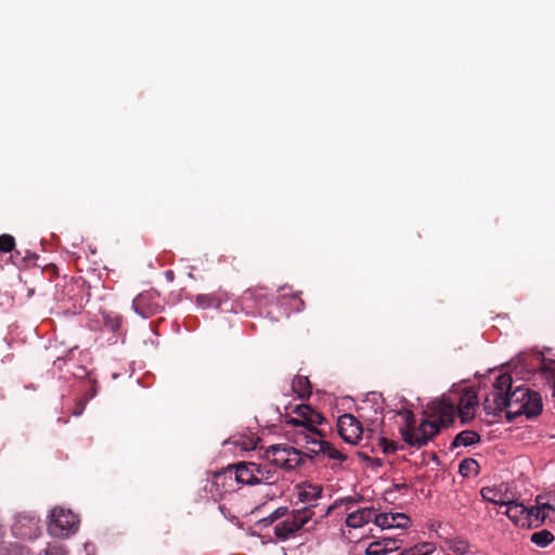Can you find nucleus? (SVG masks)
<instances>
[{"mask_svg":"<svg viewBox=\"0 0 555 555\" xmlns=\"http://www.w3.org/2000/svg\"><path fill=\"white\" fill-rule=\"evenodd\" d=\"M405 426L399 431L403 441L410 447L421 449L433 440L442 428L453 424L455 420V404L449 399L441 398L430 401L423 412L424 418L415 424L414 414L403 412Z\"/></svg>","mask_w":555,"mask_h":555,"instance_id":"nucleus-1","label":"nucleus"},{"mask_svg":"<svg viewBox=\"0 0 555 555\" xmlns=\"http://www.w3.org/2000/svg\"><path fill=\"white\" fill-rule=\"evenodd\" d=\"M499 414L506 410V417L509 421L525 415L532 418L541 414L543 409L541 395L525 386H517L507 397L496 399Z\"/></svg>","mask_w":555,"mask_h":555,"instance_id":"nucleus-2","label":"nucleus"},{"mask_svg":"<svg viewBox=\"0 0 555 555\" xmlns=\"http://www.w3.org/2000/svg\"><path fill=\"white\" fill-rule=\"evenodd\" d=\"M293 413L296 414L297 417H289L286 423L300 428L296 431V436L298 433L304 431L310 437H324L322 430L317 428L318 425H322L326 422L325 417L320 412L312 409L311 405L298 404L293 410ZM295 441L297 442V439Z\"/></svg>","mask_w":555,"mask_h":555,"instance_id":"nucleus-3","label":"nucleus"},{"mask_svg":"<svg viewBox=\"0 0 555 555\" xmlns=\"http://www.w3.org/2000/svg\"><path fill=\"white\" fill-rule=\"evenodd\" d=\"M79 518L69 509L54 507L50 514L48 531L51 535L65 539L77 532Z\"/></svg>","mask_w":555,"mask_h":555,"instance_id":"nucleus-4","label":"nucleus"},{"mask_svg":"<svg viewBox=\"0 0 555 555\" xmlns=\"http://www.w3.org/2000/svg\"><path fill=\"white\" fill-rule=\"evenodd\" d=\"M314 516L312 506L294 509L292 514L274 527V534L280 540H287L299 531Z\"/></svg>","mask_w":555,"mask_h":555,"instance_id":"nucleus-5","label":"nucleus"},{"mask_svg":"<svg viewBox=\"0 0 555 555\" xmlns=\"http://www.w3.org/2000/svg\"><path fill=\"white\" fill-rule=\"evenodd\" d=\"M132 308L144 319L157 314L163 309L160 295L155 291L143 292L133 299Z\"/></svg>","mask_w":555,"mask_h":555,"instance_id":"nucleus-6","label":"nucleus"},{"mask_svg":"<svg viewBox=\"0 0 555 555\" xmlns=\"http://www.w3.org/2000/svg\"><path fill=\"white\" fill-rule=\"evenodd\" d=\"M337 429L344 441L350 444H357L364 434L361 422L349 413L338 417Z\"/></svg>","mask_w":555,"mask_h":555,"instance_id":"nucleus-7","label":"nucleus"},{"mask_svg":"<svg viewBox=\"0 0 555 555\" xmlns=\"http://www.w3.org/2000/svg\"><path fill=\"white\" fill-rule=\"evenodd\" d=\"M512 376L507 373L500 374L494 382V391L492 393L493 399L486 398L483 402V410L487 414H492L494 416L499 415V406L498 401L500 397H507V393H511L512 390Z\"/></svg>","mask_w":555,"mask_h":555,"instance_id":"nucleus-8","label":"nucleus"},{"mask_svg":"<svg viewBox=\"0 0 555 555\" xmlns=\"http://www.w3.org/2000/svg\"><path fill=\"white\" fill-rule=\"evenodd\" d=\"M532 379L534 386L551 390L552 397H555V360L542 358Z\"/></svg>","mask_w":555,"mask_h":555,"instance_id":"nucleus-9","label":"nucleus"},{"mask_svg":"<svg viewBox=\"0 0 555 555\" xmlns=\"http://www.w3.org/2000/svg\"><path fill=\"white\" fill-rule=\"evenodd\" d=\"M304 440L307 444H318V449L309 448V452L313 454L323 453L326 454L332 460H337L339 462H345L347 456L338 451L331 442L323 440L318 437H310L308 434L300 431L297 435V442Z\"/></svg>","mask_w":555,"mask_h":555,"instance_id":"nucleus-10","label":"nucleus"},{"mask_svg":"<svg viewBox=\"0 0 555 555\" xmlns=\"http://www.w3.org/2000/svg\"><path fill=\"white\" fill-rule=\"evenodd\" d=\"M403 541L398 535H382L371 542L365 551L366 555H387L400 550Z\"/></svg>","mask_w":555,"mask_h":555,"instance_id":"nucleus-11","label":"nucleus"},{"mask_svg":"<svg viewBox=\"0 0 555 555\" xmlns=\"http://www.w3.org/2000/svg\"><path fill=\"white\" fill-rule=\"evenodd\" d=\"M503 506L506 507L504 514L517 526L522 528H530V513L528 512L529 507H526L522 503H518L515 501H505Z\"/></svg>","mask_w":555,"mask_h":555,"instance_id":"nucleus-12","label":"nucleus"},{"mask_svg":"<svg viewBox=\"0 0 555 555\" xmlns=\"http://www.w3.org/2000/svg\"><path fill=\"white\" fill-rule=\"evenodd\" d=\"M478 404V398L475 391L466 389L460 398L457 410L463 424L475 417V409Z\"/></svg>","mask_w":555,"mask_h":555,"instance_id":"nucleus-13","label":"nucleus"},{"mask_svg":"<svg viewBox=\"0 0 555 555\" xmlns=\"http://www.w3.org/2000/svg\"><path fill=\"white\" fill-rule=\"evenodd\" d=\"M375 525L384 529H405L410 525V518L403 513H380L375 516Z\"/></svg>","mask_w":555,"mask_h":555,"instance_id":"nucleus-14","label":"nucleus"},{"mask_svg":"<svg viewBox=\"0 0 555 555\" xmlns=\"http://www.w3.org/2000/svg\"><path fill=\"white\" fill-rule=\"evenodd\" d=\"M234 478L236 485L255 486L257 475H255V462H238L234 464Z\"/></svg>","mask_w":555,"mask_h":555,"instance_id":"nucleus-15","label":"nucleus"},{"mask_svg":"<svg viewBox=\"0 0 555 555\" xmlns=\"http://www.w3.org/2000/svg\"><path fill=\"white\" fill-rule=\"evenodd\" d=\"M291 448L289 446L273 444L267 449L266 457L276 469L278 467L286 469Z\"/></svg>","mask_w":555,"mask_h":555,"instance_id":"nucleus-16","label":"nucleus"},{"mask_svg":"<svg viewBox=\"0 0 555 555\" xmlns=\"http://www.w3.org/2000/svg\"><path fill=\"white\" fill-rule=\"evenodd\" d=\"M375 516H377V513L374 508L364 507L350 513L346 518V525L351 528H360L370 521L375 522Z\"/></svg>","mask_w":555,"mask_h":555,"instance_id":"nucleus-17","label":"nucleus"},{"mask_svg":"<svg viewBox=\"0 0 555 555\" xmlns=\"http://www.w3.org/2000/svg\"><path fill=\"white\" fill-rule=\"evenodd\" d=\"M234 464L229 465L227 468H224L221 472H218L215 474V485L217 487L222 488L224 492L233 491L234 485H235V478H234Z\"/></svg>","mask_w":555,"mask_h":555,"instance_id":"nucleus-18","label":"nucleus"},{"mask_svg":"<svg viewBox=\"0 0 555 555\" xmlns=\"http://www.w3.org/2000/svg\"><path fill=\"white\" fill-rule=\"evenodd\" d=\"M322 491L323 489L319 485L304 483L298 490V499L302 503L310 504L309 506L313 508L315 505L311 503L321 496Z\"/></svg>","mask_w":555,"mask_h":555,"instance_id":"nucleus-19","label":"nucleus"},{"mask_svg":"<svg viewBox=\"0 0 555 555\" xmlns=\"http://www.w3.org/2000/svg\"><path fill=\"white\" fill-rule=\"evenodd\" d=\"M255 475H257V485L273 483L275 481L276 468L271 463H256Z\"/></svg>","mask_w":555,"mask_h":555,"instance_id":"nucleus-20","label":"nucleus"},{"mask_svg":"<svg viewBox=\"0 0 555 555\" xmlns=\"http://www.w3.org/2000/svg\"><path fill=\"white\" fill-rule=\"evenodd\" d=\"M292 389L300 399H308L312 393V386L307 376L296 375L292 382Z\"/></svg>","mask_w":555,"mask_h":555,"instance_id":"nucleus-21","label":"nucleus"},{"mask_svg":"<svg viewBox=\"0 0 555 555\" xmlns=\"http://www.w3.org/2000/svg\"><path fill=\"white\" fill-rule=\"evenodd\" d=\"M479 441H480V436L478 433H476L474 430H463L454 437L450 449L453 450V449H456L462 446L463 447L473 446Z\"/></svg>","mask_w":555,"mask_h":555,"instance_id":"nucleus-22","label":"nucleus"},{"mask_svg":"<svg viewBox=\"0 0 555 555\" xmlns=\"http://www.w3.org/2000/svg\"><path fill=\"white\" fill-rule=\"evenodd\" d=\"M443 548L452 552L454 555H464L468 552L469 544L463 539H447L443 542Z\"/></svg>","mask_w":555,"mask_h":555,"instance_id":"nucleus-23","label":"nucleus"},{"mask_svg":"<svg viewBox=\"0 0 555 555\" xmlns=\"http://www.w3.org/2000/svg\"><path fill=\"white\" fill-rule=\"evenodd\" d=\"M480 466L474 459H464L459 465V473L463 477L477 476L479 474Z\"/></svg>","mask_w":555,"mask_h":555,"instance_id":"nucleus-24","label":"nucleus"},{"mask_svg":"<svg viewBox=\"0 0 555 555\" xmlns=\"http://www.w3.org/2000/svg\"><path fill=\"white\" fill-rule=\"evenodd\" d=\"M103 324L113 333H118L122 325V317L115 312H103Z\"/></svg>","mask_w":555,"mask_h":555,"instance_id":"nucleus-25","label":"nucleus"},{"mask_svg":"<svg viewBox=\"0 0 555 555\" xmlns=\"http://www.w3.org/2000/svg\"><path fill=\"white\" fill-rule=\"evenodd\" d=\"M554 541V534L548 530L532 533L531 542L540 547H545Z\"/></svg>","mask_w":555,"mask_h":555,"instance_id":"nucleus-26","label":"nucleus"},{"mask_svg":"<svg viewBox=\"0 0 555 555\" xmlns=\"http://www.w3.org/2000/svg\"><path fill=\"white\" fill-rule=\"evenodd\" d=\"M195 302L198 307L203 308V309H208V308H211V307H219L220 306V300L218 299L217 296L212 295V294H202V295H197L196 296V299H195Z\"/></svg>","mask_w":555,"mask_h":555,"instance_id":"nucleus-27","label":"nucleus"},{"mask_svg":"<svg viewBox=\"0 0 555 555\" xmlns=\"http://www.w3.org/2000/svg\"><path fill=\"white\" fill-rule=\"evenodd\" d=\"M304 464V457L299 450L291 448L289 456H287L286 469H294Z\"/></svg>","mask_w":555,"mask_h":555,"instance_id":"nucleus-28","label":"nucleus"},{"mask_svg":"<svg viewBox=\"0 0 555 555\" xmlns=\"http://www.w3.org/2000/svg\"><path fill=\"white\" fill-rule=\"evenodd\" d=\"M528 512H531L529 515L530 519H528V521H530V528H532V527L537 528V527L541 526L544 522V520L546 519L544 517V515L542 514L538 504L535 505V507H529Z\"/></svg>","mask_w":555,"mask_h":555,"instance_id":"nucleus-29","label":"nucleus"},{"mask_svg":"<svg viewBox=\"0 0 555 555\" xmlns=\"http://www.w3.org/2000/svg\"><path fill=\"white\" fill-rule=\"evenodd\" d=\"M480 494L485 501L491 502L495 505L503 506V504H505V501L498 500L495 498L496 492L492 488H489V487L482 488L480 491Z\"/></svg>","mask_w":555,"mask_h":555,"instance_id":"nucleus-30","label":"nucleus"},{"mask_svg":"<svg viewBox=\"0 0 555 555\" xmlns=\"http://www.w3.org/2000/svg\"><path fill=\"white\" fill-rule=\"evenodd\" d=\"M15 247V240L10 234H1L0 235V251L10 253Z\"/></svg>","mask_w":555,"mask_h":555,"instance_id":"nucleus-31","label":"nucleus"},{"mask_svg":"<svg viewBox=\"0 0 555 555\" xmlns=\"http://www.w3.org/2000/svg\"><path fill=\"white\" fill-rule=\"evenodd\" d=\"M410 548L415 555H430L436 550L435 545L429 542H423Z\"/></svg>","mask_w":555,"mask_h":555,"instance_id":"nucleus-32","label":"nucleus"},{"mask_svg":"<svg viewBox=\"0 0 555 555\" xmlns=\"http://www.w3.org/2000/svg\"><path fill=\"white\" fill-rule=\"evenodd\" d=\"M378 446L382 448L384 454L395 453L399 449L395 441L388 440L385 437L378 438Z\"/></svg>","mask_w":555,"mask_h":555,"instance_id":"nucleus-33","label":"nucleus"},{"mask_svg":"<svg viewBox=\"0 0 555 555\" xmlns=\"http://www.w3.org/2000/svg\"><path fill=\"white\" fill-rule=\"evenodd\" d=\"M535 502L539 505L545 518H550L551 513H555V505L551 504L550 502H544L543 496L538 495Z\"/></svg>","mask_w":555,"mask_h":555,"instance_id":"nucleus-34","label":"nucleus"},{"mask_svg":"<svg viewBox=\"0 0 555 555\" xmlns=\"http://www.w3.org/2000/svg\"><path fill=\"white\" fill-rule=\"evenodd\" d=\"M0 555H29V550L22 545L14 544L11 545L5 551L1 550Z\"/></svg>","mask_w":555,"mask_h":555,"instance_id":"nucleus-35","label":"nucleus"},{"mask_svg":"<svg viewBox=\"0 0 555 555\" xmlns=\"http://www.w3.org/2000/svg\"><path fill=\"white\" fill-rule=\"evenodd\" d=\"M287 512H288L287 507H279L274 512H272L267 518H264L262 521L272 524L275 520L286 516Z\"/></svg>","mask_w":555,"mask_h":555,"instance_id":"nucleus-36","label":"nucleus"},{"mask_svg":"<svg viewBox=\"0 0 555 555\" xmlns=\"http://www.w3.org/2000/svg\"><path fill=\"white\" fill-rule=\"evenodd\" d=\"M44 553L46 555H66V550L61 544L50 543L44 550Z\"/></svg>","mask_w":555,"mask_h":555,"instance_id":"nucleus-37","label":"nucleus"},{"mask_svg":"<svg viewBox=\"0 0 555 555\" xmlns=\"http://www.w3.org/2000/svg\"><path fill=\"white\" fill-rule=\"evenodd\" d=\"M175 276H176V275H175V272H173L172 270H167V271L165 272V278H166V280H167L168 282H173Z\"/></svg>","mask_w":555,"mask_h":555,"instance_id":"nucleus-38","label":"nucleus"},{"mask_svg":"<svg viewBox=\"0 0 555 555\" xmlns=\"http://www.w3.org/2000/svg\"><path fill=\"white\" fill-rule=\"evenodd\" d=\"M299 443H305L306 449L309 451V448L318 449V444H307L304 440H301Z\"/></svg>","mask_w":555,"mask_h":555,"instance_id":"nucleus-39","label":"nucleus"},{"mask_svg":"<svg viewBox=\"0 0 555 555\" xmlns=\"http://www.w3.org/2000/svg\"><path fill=\"white\" fill-rule=\"evenodd\" d=\"M400 555H415V554L411 551V548H406L403 552H401Z\"/></svg>","mask_w":555,"mask_h":555,"instance_id":"nucleus-40","label":"nucleus"},{"mask_svg":"<svg viewBox=\"0 0 555 555\" xmlns=\"http://www.w3.org/2000/svg\"><path fill=\"white\" fill-rule=\"evenodd\" d=\"M334 507H335L334 505L328 506L324 516H327L334 509Z\"/></svg>","mask_w":555,"mask_h":555,"instance_id":"nucleus-41","label":"nucleus"},{"mask_svg":"<svg viewBox=\"0 0 555 555\" xmlns=\"http://www.w3.org/2000/svg\"><path fill=\"white\" fill-rule=\"evenodd\" d=\"M367 433H369V437H370L372 434V429H367Z\"/></svg>","mask_w":555,"mask_h":555,"instance_id":"nucleus-42","label":"nucleus"}]
</instances>
